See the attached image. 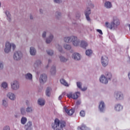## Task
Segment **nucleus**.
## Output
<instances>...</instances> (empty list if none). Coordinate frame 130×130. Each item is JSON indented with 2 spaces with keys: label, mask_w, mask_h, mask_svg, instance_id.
Here are the masks:
<instances>
[{
  "label": "nucleus",
  "mask_w": 130,
  "mask_h": 130,
  "mask_svg": "<svg viewBox=\"0 0 130 130\" xmlns=\"http://www.w3.org/2000/svg\"><path fill=\"white\" fill-rule=\"evenodd\" d=\"M50 91H51V88L50 87H48L46 90V95L49 97L50 96Z\"/></svg>",
  "instance_id": "nucleus-25"
},
{
  "label": "nucleus",
  "mask_w": 130,
  "mask_h": 130,
  "mask_svg": "<svg viewBox=\"0 0 130 130\" xmlns=\"http://www.w3.org/2000/svg\"><path fill=\"white\" fill-rule=\"evenodd\" d=\"M48 55H53V51L51 50L47 51Z\"/></svg>",
  "instance_id": "nucleus-35"
},
{
  "label": "nucleus",
  "mask_w": 130,
  "mask_h": 130,
  "mask_svg": "<svg viewBox=\"0 0 130 130\" xmlns=\"http://www.w3.org/2000/svg\"><path fill=\"white\" fill-rule=\"evenodd\" d=\"M59 58H60V61H61L62 62H66V61L68 60V59L64 58V57L60 56Z\"/></svg>",
  "instance_id": "nucleus-30"
},
{
  "label": "nucleus",
  "mask_w": 130,
  "mask_h": 130,
  "mask_svg": "<svg viewBox=\"0 0 130 130\" xmlns=\"http://www.w3.org/2000/svg\"><path fill=\"white\" fill-rule=\"evenodd\" d=\"M26 112H32V109L30 107H28L26 109Z\"/></svg>",
  "instance_id": "nucleus-38"
},
{
  "label": "nucleus",
  "mask_w": 130,
  "mask_h": 130,
  "mask_svg": "<svg viewBox=\"0 0 130 130\" xmlns=\"http://www.w3.org/2000/svg\"><path fill=\"white\" fill-rule=\"evenodd\" d=\"M115 109L116 111H120L122 109V107L120 104H118L115 107Z\"/></svg>",
  "instance_id": "nucleus-22"
},
{
  "label": "nucleus",
  "mask_w": 130,
  "mask_h": 130,
  "mask_svg": "<svg viewBox=\"0 0 130 130\" xmlns=\"http://www.w3.org/2000/svg\"><path fill=\"white\" fill-rule=\"evenodd\" d=\"M91 8H94V5H91Z\"/></svg>",
  "instance_id": "nucleus-52"
},
{
  "label": "nucleus",
  "mask_w": 130,
  "mask_h": 130,
  "mask_svg": "<svg viewBox=\"0 0 130 130\" xmlns=\"http://www.w3.org/2000/svg\"><path fill=\"white\" fill-rule=\"evenodd\" d=\"M87 11L85 12V17L87 20V21H90V17L89 16V15L91 14V10L90 9H87Z\"/></svg>",
  "instance_id": "nucleus-15"
},
{
  "label": "nucleus",
  "mask_w": 130,
  "mask_h": 130,
  "mask_svg": "<svg viewBox=\"0 0 130 130\" xmlns=\"http://www.w3.org/2000/svg\"><path fill=\"white\" fill-rule=\"evenodd\" d=\"M92 52L93 51L91 50L88 49L86 51V54L89 56L92 54Z\"/></svg>",
  "instance_id": "nucleus-29"
},
{
  "label": "nucleus",
  "mask_w": 130,
  "mask_h": 130,
  "mask_svg": "<svg viewBox=\"0 0 130 130\" xmlns=\"http://www.w3.org/2000/svg\"><path fill=\"white\" fill-rule=\"evenodd\" d=\"M64 41L67 43L72 42L74 46H79L80 45V41L78 40V38L76 37H65Z\"/></svg>",
  "instance_id": "nucleus-2"
},
{
  "label": "nucleus",
  "mask_w": 130,
  "mask_h": 130,
  "mask_svg": "<svg viewBox=\"0 0 130 130\" xmlns=\"http://www.w3.org/2000/svg\"><path fill=\"white\" fill-rule=\"evenodd\" d=\"M54 3H56L57 4H60V1L59 0H54Z\"/></svg>",
  "instance_id": "nucleus-46"
},
{
  "label": "nucleus",
  "mask_w": 130,
  "mask_h": 130,
  "mask_svg": "<svg viewBox=\"0 0 130 130\" xmlns=\"http://www.w3.org/2000/svg\"><path fill=\"white\" fill-rule=\"evenodd\" d=\"M67 96L68 97V98H72V99L76 100L79 98V96H80V92H77L75 93L70 92L67 94Z\"/></svg>",
  "instance_id": "nucleus-6"
},
{
  "label": "nucleus",
  "mask_w": 130,
  "mask_h": 130,
  "mask_svg": "<svg viewBox=\"0 0 130 130\" xmlns=\"http://www.w3.org/2000/svg\"><path fill=\"white\" fill-rule=\"evenodd\" d=\"M97 32H98L101 35H103V32H102V30L101 29H97L96 30Z\"/></svg>",
  "instance_id": "nucleus-41"
},
{
  "label": "nucleus",
  "mask_w": 130,
  "mask_h": 130,
  "mask_svg": "<svg viewBox=\"0 0 130 130\" xmlns=\"http://www.w3.org/2000/svg\"><path fill=\"white\" fill-rule=\"evenodd\" d=\"M11 88L13 90H17V89H19V82L17 81H14L13 84H11Z\"/></svg>",
  "instance_id": "nucleus-11"
},
{
  "label": "nucleus",
  "mask_w": 130,
  "mask_h": 130,
  "mask_svg": "<svg viewBox=\"0 0 130 130\" xmlns=\"http://www.w3.org/2000/svg\"><path fill=\"white\" fill-rule=\"evenodd\" d=\"M0 7H1V2H0Z\"/></svg>",
  "instance_id": "nucleus-55"
},
{
  "label": "nucleus",
  "mask_w": 130,
  "mask_h": 130,
  "mask_svg": "<svg viewBox=\"0 0 130 130\" xmlns=\"http://www.w3.org/2000/svg\"><path fill=\"white\" fill-rule=\"evenodd\" d=\"M47 80V76L45 74L42 75L40 77V82L41 84H44Z\"/></svg>",
  "instance_id": "nucleus-9"
},
{
  "label": "nucleus",
  "mask_w": 130,
  "mask_h": 130,
  "mask_svg": "<svg viewBox=\"0 0 130 130\" xmlns=\"http://www.w3.org/2000/svg\"><path fill=\"white\" fill-rule=\"evenodd\" d=\"M6 14L8 18V20L10 21V20H11V14H10V12L9 11H6Z\"/></svg>",
  "instance_id": "nucleus-32"
},
{
  "label": "nucleus",
  "mask_w": 130,
  "mask_h": 130,
  "mask_svg": "<svg viewBox=\"0 0 130 130\" xmlns=\"http://www.w3.org/2000/svg\"><path fill=\"white\" fill-rule=\"evenodd\" d=\"M65 112H66V113H67L68 115L71 116L73 115L74 113H75V110H74L73 109H71L70 110H68V109L65 108Z\"/></svg>",
  "instance_id": "nucleus-14"
},
{
  "label": "nucleus",
  "mask_w": 130,
  "mask_h": 130,
  "mask_svg": "<svg viewBox=\"0 0 130 130\" xmlns=\"http://www.w3.org/2000/svg\"><path fill=\"white\" fill-rule=\"evenodd\" d=\"M72 57L75 60H80L81 59V55L78 53H74L72 55Z\"/></svg>",
  "instance_id": "nucleus-13"
},
{
  "label": "nucleus",
  "mask_w": 130,
  "mask_h": 130,
  "mask_svg": "<svg viewBox=\"0 0 130 130\" xmlns=\"http://www.w3.org/2000/svg\"><path fill=\"white\" fill-rule=\"evenodd\" d=\"M21 114H25V109L24 108H21Z\"/></svg>",
  "instance_id": "nucleus-40"
},
{
  "label": "nucleus",
  "mask_w": 130,
  "mask_h": 130,
  "mask_svg": "<svg viewBox=\"0 0 130 130\" xmlns=\"http://www.w3.org/2000/svg\"><path fill=\"white\" fill-rule=\"evenodd\" d=\"M56 73V70L55 69V67H53L51 69V73L52 75H55Z\"/></svg>",
  "instance_id": "nucleus-27"
},
{
  "label": "nucleus",
  "mask_w": 130,
  "mask_h": 130,
  "mask_svg": "<svg viewBox=\"0 0 130 130\" xmlns=\"http://www.w3.org/2000/svg\"><path fill=\"white\" fill-rule=\"evenodd\" d=\"M8 97H9V99H11V100H15L16 99V96H15V94L14 93H9L7 94Z\"/></svg>",
  "instance_id": "nucleus-18"
},
{
  "label": "nucleus",
  "mask_w": 130,
  "mask_h": 130,
  "mask_svg": "<svg viewBox=\"0 0 130 130\" xmlns=\"http://www.w3.org/2000/svg\"><path fill=\"white\" fill-rule=\"evenodd\" d=\"M109 60L108 59V57L106 56H103L102 57L101 63L103 67H107L108 66V62Z\"/></svg>",
  "instance_id": "nucleus-7"
},
{
  "label": "nucleus",
  "mask_w": 130,
  "mask_h": 130,
  "mask_svg": "<svg viewBox=\"0 0 130 130\" xmlns=\"http://www.w3.org/2000/svg\"><path fill=\"white\" fill-rule=\"evenodd\" d=\"M80 46L83 48H86L88 46V43L85 41H82L80 43Z\"/></svg>",
  "instance_id": "nucleus-17"
},
{
  "label": "nucleus",
  "mask_w": 130,
  "mask_h": 130,
  "mask_svg": "<svg viewBox=\"0 0 130 130\" xmlns=\"http://www.w3.org/2000/svg\"><path fill=\"white\" fill-rule=\"evenodd\" d=\"M32 126V122L29 121L26 125V126H27V127H30Z\"/></svg>",
  "instance_id": "nucleus-37"
},
{
  "label": "nucleus",
  "mask_w": 130,
  "mask_h": 130,
  "mask_svg": "<svg viewBox=\"0 0 130 130\" xmlns=\"http://www.w3.org/2000/svg\"><path fill=\"white\" fill-rule=\"evenodd\" d=\"M77 85L78 88L80 89V90H82V91H86V90H87L86 87H84L83 88H82V83H81V82H77Z\"/></svg>",
  "instance_id": "nucleus-16"
},
{
  "label": "nucleus",
  "mask_w": 130,
  "mask_h": 130,
  "mask_svg": "<svg viewBox=\"0 0 130 130\" xmlns=\"http://www.w3.org/2000/svg\"><path fill=\"white\" fill-rule=\"evenodd\" d=\"M123 95L120 92H116L114 95V97L117 100H120L122 99V98H123Z\"/></svg>",
  "instance_id": "nucleus-12"
},
{
  "label": "nucleus",
  "mask_w": 130,
  "mask_h": 130,
  "mask_svg": "<svg viewBox=\"0 0 130 130\" xmlns=\"http://www.w3.org/2000/svg\"><path fill=\"white\" fill-rule=\"evenodd\" d=\"M12 47L13 50L16 48V45L12 44H11L9 42H6V44L5 45V52L6 53H9L10 51H11V48Z\"/></svg>",
  "instance_id": "nucleus-5"
},
{
  "label": "nucleus",
  "mask_w": 130,
  "mask_h": 130,
  "mask_svg": "<svg viewBox=\"0 0 130 130\" xmlns=\"http://www.w3.org/2000/svg\"><path fill=\"white\" fill-rule=\"evenodd\" d=\"M29 103V102H28L27 101L26 102V105H28V103Z\"/></svg>",
  "instance_id": "nucleus-51"
},
{
  "label": "nucleus",
  "mask_w": 130,
  "mask_h": 130,
  "mask_svg": "<svg viewBox=\"0 0 130 130\" xmlns=\"http://www.w3.org/2000/svg\"><path fill=\"white\" fill-rule=\"evenodd\" d=\"M21 122L22 124H25V123H26V122H27V118L25 117H23L21 118Z\"/></svg>",
  "instance_id": "nucleus-28"
},
{
  "label": "nucleus",
  "mask_w": 130,
  "mask_h": 130,
  "mask_svg": "<svg viewBox=\"0 0 130 130\" xmlns=\"http://www.w3.org/2000/svg\"><path fill=\"white\" fill-rule=\"evenodd\" d=\"M42 10L41 9V10H40V12L41 13H42Z\"/></svg>",
  "instance_id": "nucleus-53"
},
{
  "label": "nucleus",
  "mask_w": 130,
  "mask_h": 130,
  "mask_svg": "<svg viewBox=\"0 0 130 130\" xmlns=\"http://www.w3.org/2000/svg\"><path fill=\"white\" fill-rule=\"evenodd\" d=\"M81 130H89V128L86 126L85 125H82L81 127L80 128Z\"/></svg>",
  "instance_id": "nucleus-34"
},
{
  "label": "nucleus",
  "mask_w": 130,
  "mask_h": 130,
  "mask_svg": "<svg viewBox=\"0 0 130 130\" xmlns=\"http://www.w3.org/2000/svg\"><path fill=\"white\" fill-rule=\"evenodd\" d=\"M76 104H77V105H80V104H81V102L79 101H78L76 102Z\"/></svg>",
  "instance_id": "nucleus-49"
},
{
  "label": "nucleus",
  "mask_w": 130,
  "mask_h": 130,
  "mask_svg": "<svg viewBox=\"0 0 130 130\" xmlns=\"http://www.w3.org/2000/svg\"><path fill=\"white\" fill-rule=\"evenodd\" d=\"M46 37V32H44L43 33V35H42V37L43 38H45Z\"/></svg>",
  "instance_id": "nucleus-44"
},
{
  "label": "nucleus",
  "mask_w": 130,
  "mask_h": 130,
  "mask_svg": "<svg viewBox=\"0 0 130 130\" xmlns=\"http://www.w3.org/2000/svg\"><path fill=\"white\" fill-rule=\"evenodd\" d=\"M4 130H10V127L9 126H6L4 127Z\"/></svg>",
  "instance_id": "nucleus-43"
},
{
  "label": "nucleus",
  "mask_w": 130,
  "mask_h": 130,
  "mask_svg": "<svg viewBox=\"0 0 130 130\" xmlns=\"http://www.w3.org/2000/svg\"><path fill=\"white\" fill-rule=\"evenodd\" d=\"M3 105H4V106H7L8 105V103H7V101L3 100Z\"/></svg>",
  "instance_id": "nucleus-39"
},
{
  "label": "nucleus",
  "mask_w": 130,
  "mask_h": 130,
  "mask_svg": "<svg viewBox=\"0 0 130 130\" xmlns=\"http://www.w3.org/2000/svg\"><path fill=\"white\" fill-rule=\"evenodd\" d=\"M105 7L107 8V9H110L112 7L111 3L110 2H106L105 4Z\"/></svg>",
  "instance_id": "nucleus-21"
},
{
  "label": "nucleus",
  "mask_w": 130,
  "mask_h": 130,
  "mask_svg": "<svg viewBox=\"0 0 130 130\" xmlns=\"http://www.w3.org/2000/svg\"><path fill=\"white\" fill-rule=\"evenodd\" d=\"M38 103L41 106H43L45 104V101L43 99H40L38 100Z\"/></svg>",
  "instance_id": "nucleus-19"
},
{
  "label": "nucleus",
  "mask_w": 130,
  "mask_h": 130,
  "mask_svg": "<svg viewBox=\"0 0 130 130\" xmlns=\"http://www.w3.org/2000/svg\"><path fill=\"white\" fill-rule=\"evenodd\" d=\"M112 77V75H111V73H107L106 74V77H105V76L103 75L100 78V82L102 83L103 84H107V83H108V80H110Z\"/></svg>",
  "instance_id": "nucleus-4"
},
{
  "label": "nucleus",
  "mask_w": 130,
  "mask_h": 130,
  "mask_svg": "<svg viewBox=\"0 0 130 130\" xmlns=\"http://www.w3.org/2000/svg\"><path fill=\"white\" fill-rule=\"evenodd\" d=\"M120 24V22H119V19L116 17H114L113 21L111 23L110 26L108 25V22H106V26H107V28H110L111 29H115Z\"/></svg>",
  "instance_id": "nucleus-3"
},
{
  "label": "nucleus",
  "mask_w": 130,
  "mask_h": 130,
  "mask_svg": "<svg viewBox=\"0 0 130 130\" xmlns=\"http://www.w3.org/2000/svg\"><path fill=\"white\" fill-rule=\"evenodd\" d=\"M37 64H38V66H39V64H41V61L40 60H38L37 61Z\"/></svg>",
  "instance_id": "nucleus-47"
},
{
  "label": "nucleus",
  "mask_w": 130,
  "mask_h": 130,
  "mask_svg": "<svg viewBox=\"0 0 130 130\" xmlns=\"http://www.w3.org/2000/svg\"><path fill=\"white\" fill-rule=\"evenodd\" d=\"M66 125H67L66 121H60L57 118H56L54 122L51 124L53 130H63V127H66Z\"/></svg>",
  "instance_id": "nucleus-1"
},
{
  "label": "nucleus",
  "mask_w": 130,
  "mask_h": 130,
  "mask_svg": "<svg viewBox=\"0 0 130 130\" xmlns=\"http://www.w3.org/2000/svg\"><path fill=\"white\" fill-rule=\"evenodd\" d=\"M2 88H4V89H6L8 87V83L6 82H3L2 84Z\"/></svg>",
  "instance_id": "nucleus-33"
},
{
  "label": "nucleus",
  "mask_w": 130,
  "mask_h": 130,
  "mask_svg": "<svg viewBox=\"0 0 130 130\" xmlns=\"http://www.w3.org/2000/svg\"><path fill=\"white\" fill-rule=\"evenodd\" d=\"M64 48H65V49H66L67 50H70V49H71L72 47H71L70 45L66 44L64 45Z\"/></svg>",
  "instance_id": "nucleus-31"
},
{
  "label": "nucleus",
  "mask_w": 130,
  "mask_h": 130,
  "mask_svg": "<svg viewBox=\"0 0 130 130\" xmlns=\"http://www.w3.org/2000/svg\"><path fill=\"white\" fill-rule=\"evenodd\" d=\"M80 116H82V117H84V116H85V111L82 110V111L80 112Z\"/></svg>",
  "instance_id": "nucleus-36"
},
{
  "label": "nucleus",
  "mask_w": 130,
  "mask_h": 130,
  "mask_svg": "<svg viewBox=\"0 0 130 130\" xmlns=\"http://www.w3.org/2000/svg\"><path fill=\"white\" fill-rule=\"evenodd\" d=\"M60 82L62 85H63L64 86H66L67 87H69V84L67 83V81L64 80V79H62L60 80Z\"/></svg>",
  "instance_id": "nucleus-23"
},
{
  "label": "nucleus",
  "mask_w": 130,
  "mask_h": 130,
  "mask_svg": "<svg viewBox=\"0 0 130 130\" xmlns=\"http://www.w3.org/2000/svg\"><path fill=\"white\" fill-rule=\"evenodd\" d=\"M3 68H4V64H3V63L0 62V70H3Z\"/></svg>",
  "instance_id": "nucleus-42"
},
{
  "label": "nucleus",
  "mask_w": 130,
  "mask_h": 130,
  "mask_svg": "<svg viewBox=\"0 0 130 130\" xmlns=\"http://www.w3.org/2000/svg\"><path fill=\"white\" fill-rule=\"evenodd\" d=\"M99 109L101 112H103V111L105 110V104L104 103V102L101 101L100 103Z\"/></svg>",
  "instance_id": "nucleus-10"
},
{
  "label": "nucleus",
  "mask_w": 130,
  "mask_h": 130,
  "mask_svg": "<svg viewBox=\"0 0 130 130\" xmlns=\"http://www.w3.org/2000/svg\"><path fill=\"white\" fill-rule=\"evenodd\" d=\"M22 56H23V55L22 54L21 51H16L14 53L13 58L15 60H19V59H21L22 58Z\"/></svg>",
  "instance_id": "nucleus-8"
},
{
  "label": "nucleus",
  "mask_w": 130,
  "mask_h": 130,
  "mask_svg": "<svg viewBox=\"0 0 130 130\" xmlns=\"http://www.w3.org/2000/svg\"><path fill=\"white\" fill-rule=\"evenodd\" d=\"M50 60H49V61H48V62H49H49H50Z\"/></svg>",
  "instance_id": "nucleus-54"
},
{
  "label": "nucleus",
  "mask_w": 130,
  "mask_h": 130,
  "mask_svg": "<svg viewBox=\"0 0 130 130\" xmlns=\"http://www.w3.org/2000/svg\"><path fill=\"white\" fill-rule=\"evenodd\" d=\"M58 46V50L59 51H60V52H61V51H62V48H61V47H60V46Z\"/></svg>",
  "instance_id": "nucleus-45"
},
{
  "label": "nucleus",
  "mask_w": 130,
  "mask_h": 130,
  "mask_svg": "<svg viewBox=\"0 0 130 130\" xmlns=\"http://www.w3.org/2000/svg\"><path fill=\"white\" fill-rule=\"evenodd\" d=\"M30 19L31 20H33V17H32V16H30Z\"/></svg>",
  "instance_id": "nucleus-50"
},
{
  "label": "nucleus",
  "mask_w": 130,
  "mask_h": 130,
  "mask_svg": "<svg viewBox=\"0 0 130 130\" xmlns=\"http://www.w3.org/2000/svg\"><path fill=\"white\" fill-rule=\"evenodd\" d=\"M25 79L26 80H32V74L30 73H27L25 75Z\"/></svg>",
  "instance_id": "nucleus-26"
},
{
  "label": "nucleus",
  "mask_w": 130,
  "mask_h": 130,
  "mask_svg": "<svg viewBox=\"0 0 130 130\" xmlns=\"http://www.w3.org/2000/svg\"><path fill=\"white\" fill-rule=\"evenodd\" d=\"M52 39H53V36L51 35L48 39H47L46 43L48 44V43H50V42L52 41Z\"/></svg>",
  "instance_id": "nucleus-24"
},
{
  "label": "nucleus",
  "mask_w": 130,
  "mask_h": 130,
  "mask_svg": "<svg viewBox=\"0 0 130 130\" xmlns=\"http://www.w3.org/2000/svg\"><path fill=\"white\" fill-rule=\"evenodd\" d=\"M30 53L31 55H35L36 54V50L33 47L30 48Z\"/></svg>",
  "instance_id": "nucleus-20"
},
{
  "label": "nucleus",
  "mask_w": 130,
  "mask_h": 130,
  "mask_svg": "<svg viewBox=\"0 0 130 130\" xmlns=\"http://www.w3.org/2000/svg\"><path fill=\"white\" fill-rule=\"evenodd\" d=\"M58 100H61V99H62V95H59V96L58 97Z\"/></svg>",
  "instance_id": "nucleus-48"
}]
</instances>
